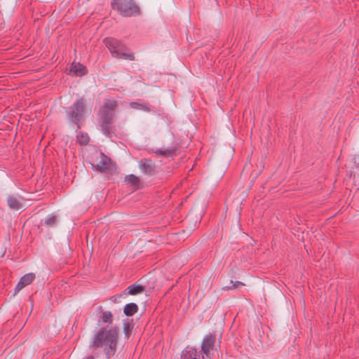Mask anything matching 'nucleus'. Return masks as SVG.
Here are the masks:
<instances>
[{
    "mask_svg": "<svg viewBox=\"0 0 359 359\" xmlns=\"http://www.w3.org/2000/svg\"><path fill=\"white\" fill-rule=\"evenodd\" d=\"M181 359H204L196 348L187 346L182 352Z\"/></svg>",
    "mask_w": 359,
    "mask_h": 359,
    "instance_id": "10",
    "label": "nucleus"
},
{
    "mask_svg": "<svg viewBox=\"0 0 359 359\" xmlns=\"http://www.w3.org/2000/svg\"><path fill=\"white\" fill-rule=\"evenodd\" d=\"M125 181L128 184H129L132 186H134V187L138 186V184L140 183L139 178L133 174H130V175H126L125 177Z\"/></svg>",
    "mask_w": 359,
    "mask_h": 359,
    "instance_id": "17",
    "label": "nucleus"
},
{
    "mask_svg": "<svg viewBox=\"0 0 359 359\" xmlns=\"http://www.w3.org/2000/svg\"><path fill=\"white\" fill-rule=\"evenodd\" d=\"M103 42L114 57L130 61L135 60L133 53L125 52L126 50V46L122 41L116 39L109 37L105 38L103 40Z\"/></svg>",
    "mask_w": 359,
    "mask_h": 359,
    "instance_id": "4",
    "label": "nucleus"
},
{
    "mask_svg": "<svg viewBox=\"0 0 359 359\" xmlns=\"http://www.w3.org/2000/svg\"><path fill=\"white\" fill-rule=\"evenodd\" d=\"M56 223V217L53 215H48L44 219V224L48 226H52Z\"/></svg>",
    "mask_w": 359,
    "mask_h": 359,
    "instance_id": "19",
    "label": "nucleus"
},
{
    "mask_svg": "<svg viewBox=\"0 0 359 359\" xmlns=\"http://www.w3.org/2000/svg\"><path fill=\"white\" fill-rule=\"evenodd\" d=\"M111 7L124 17L139 15V6L133 0H113Z\"/></svg>",
    "mask_w": 359,
    "mask_h": 359,
    "instance_id": "5",
    "label": "nucleus"
},
{
    "mask_svg": "<svg viewBox=\"0 0 359 359\" xmlns=\"http://www.w3.org/2000/svg\"><path fill=\"white\" fill-rule=\"evenodd\" d=\"M216 341V334L214 333H210L206 334L201 343V358H204L205 355L209 356L211 351L213 350Z\"/></svg>",
    "mask_w": 359,
    "mask_h": 359,
    "instance_id": "7",
    "label": "nucleus"
},
{
    "mask_svg": "<svg viewBox=\"0 0 359 359\" xmlns=\"http://www.w3.org/2000/svg\"><path fill=\"white\" fill-rule=\"evenodd\" d=\"M351 175L353 176L354 178L356 177H359V166L352 168V170H351Z\"/></svg>",
    "mask_w": 359,
    "mask_h": 359,
    "instance_id": "22",
    "label": "nucleus"
},
{
    "mask_svg": "<svg viewBox=\"0 0 359 359\" xmlns=\"http://www.w3.org/2000/svg\"><path fill=\"white\" fill-rule=\"evenodd\" d=\"M76 139L81 145H86L90 141L88 135L81 132L77 134Z\"/></svg>",
    "mask_w": 359,
    "mask_h": 359,
    "instance_id": "16",
    "label": "nucleus"
},
{
    "mask_svg": "<svg viewBox=\"0 0 359 359\" xmlns=\"http://www.w3.org/2000/svg\"><path fill=\"white\" fill-rule=\"evenodd\" d=\"M102 322L103 323H109L111 324L113 320V316L111 311H105L102 312L101 315Z\"/></svg>",
    "mask_w": 359,
    "mask_h": 359,
    "instance_id": "18",
    "label": "nucleus"
},
{
    "mask_svg": "<svg viewBox=\"0 0 359 359\" xmlns=\"http://www.w3.org/2000/svg\"><path fill=\"white\" fill-rule=\"evenodd\" d=\"M70 72L75 76H83L86 74V68L81 63L73 62L71 67Z\"/></svg>",
    "mask_w": 359,
    "mask_h": 359,
    "instance_id": "13",
    "label": "nucleus"
},
{
    "mask_svg": "<svg viewBox=\"0 0 359 359\" xmlns=\"http://www.w3.org/2000/svg\"><path fill=\"white\" fill-rule=\"evenodd\" d=\"M123 330H124V332H125V334H126V337H128V335H129V334L130 332L129 326H126L125 325Z\"/></svg>",
    "mask_w": 359,
    "mask_h": 359,
    "instance_id": "23",
    "label": "nucleus"
},
{
    "mask_svg": "<svg viewBox=\"0 0 359 359\" xmlns=\"http://www.w3.org/2000/svg\"><path fill=\"white\" fill-rule=\"evenodd\" d=\"M111 159L101 151H95L91 156L90 163L93 170L104 172L109 169Z\"/></svg>",
    "mask_w": 359,
    "mask_h": 359,
    "instance_id": "6",
    "label": "nucleus"
},
{
    "mask_svg": "<svg viewBox=\"0 0 359 359\" xmlns=\"http://www.w3.org/2000/svg\"><path fill=\"white\" fill-rule=\"evenodd\" d=\"M175 153L174 149H158L156 151V154L161 156H170Z\"/></svg>",
    "mask_w": 359,
    "mask_h": 359,
    "instance_id": "20",
    "label": "nucleus"
},
{
    "mask_svg": "<svg viewBox=\"0 0 359 359\" xmlns=\"http://www.w3.org/2000/svg\"><path fill=\"white\" fill-rule=\"evenodd\" d=\"M86 102L83 97L76 99L72 105L66 110V116L68 121L79 128V123L83 120Z\"/></svg>",
    "mask_w": 359,
    "mask_h": 359,
    "instance_id": "3",
    "label": "nucleus"
},
{
    "mask_svg": "<svg viewBox=\"0 0 359 359\" xmlns=\"http://www.w3.org/2000/svg\"><path fill=\"white\" fill-rule=\"evenodd\" d=\"M243 285V283H241L240 281L233 282V280H231L230 285L225 286L223 287V289L225 290H231V289L236 288L238 285Z\"/></svg>",
    "mask_w": 359,
    "mask_h": 359,
    "instance_id": "21",
    "label": "nucleus"
},
{
    "mask_svg": "<svg viewBox=\"0 0 359 359\" xmlns=\"http://www.w3.org/2000/svg\"><path fill=\"white\" fill-rule=\"evenodd\" d=\"M138 311V306L135 303L126 304L123 308V313L127 316H132Z\"/></svg>",
    "mask_w": 359,
    "mask_h": 359,
    "instance_id": "15",
    "label": "nucleus"
},
{
    "mask_svg": "<svg viewBox=\"0 0 359 359\" xmlns=\"http://www.w3.org/2000/svg\"><path fill=\"white\" fill-rule=\"evenodd\" d=\"M117 107L115 100L105 99L99 112V126L104 135L111 137V123L114 116V110Z\"/></svg>",
    "mask_w": 359,
    "mask_h": 359,
    "instance_id": "2",
    "label": "nucleus"
},
{
    "mask_svg": "<svg viewBox=\"0 0 359 359\" xmlns=\"http://www.w3.org/2000/svg\"><path fill=\"white\" fill-rule=\"evenodd\" d=\"M82 359H95V357L93 355H88V356L84 357Z\"/></svg>",
    "mask_w": 359,
    "mask_h": 359,
    "instance_id": "24",
    "label": "nucleus"
},
{
    "mask_svg": "<svg viewBox=\"0 0 359 359\" xmlns=\"http://www.w3.org/2000/svg\"><path fill=\"white\" fill-rule=\"evenodd\" d=\"M7 203L10 209L13 210H18L22 208V204L20 199L13 195H10L7 198Z\"/></svg>",
    "mask_w": 359,
    "mask_h": 359,
    "instance_id": "12",
    "label": "nucleus"
},
{
    "mask_svg": "<svg viewBox=\"0 0 359 359\" xmlns=\"http://www.w3.org/2000/svg\"><path fill=\"white\" fill-rule=\"evenodd\" d=\"M118 339V329L117 327H102L90 341L89 347L93 349L103 348L107 359H109L116 352Z\"/></svg>",
    "mask_w": 359,
    "mask_h": 359,
    "instance_id": "1",
    "label": "nucleus"
},
{
    "mask_svg": "<svg viewBox=\"0 0 359 359\" xmlns=\"http://www.w3.org/2000/svg\"><path fill=\"white\" fill-rule=\"evenodd\" d=\"M35 277L36 276L34 273H28L24 275L22 277H21L15 288V294L27 285L31 284L32 281L35 279Z\"/></svg>",
    "mask_w": 359,
    "mask_h": 359,
    "instance_id": "9",
    "label": "nucleus"
},
{
    "mask_svg": "<svg viewBox=\"0 0 359 359\" xmlns=\"http://www.w3.org/2000/svg\"><path fill=\"white\" fill-rule=\"evenodd\" d=\"M129 106L132 109H134L136 110H141V111H146V112L151 111V108L149 106V104L147 102H146L142 100H138L137 101L130 102L129 103Z\"/></svg>",
    "mask_w": 359,
    "mask_h": 359,
    "instance_id": "11",
    "label": "nucleus"
},
{
    "mask_svg": "<svg viewBox=\"0 0 359 359\" xmlns=\"http://www.w3.org/2000/svg\"><path fill=\"white\" fill-rule=\"evenodd\" d=\"M144 291L143 286L140 284H133L128 286L123 294L135 295Z\"/></svg>",
    "mask_w": 359,
    "mask_h": 359,
    "instance_id": "14",
    "label": "nucleus"
},
{
    "mask_svg": "<svg viewBox=\"0 0 359 359\" xmlns=\"http://www.w3.org/2000/svg\"><path fill=\"white\" fill-rule=\"evenodd\" d=\"M139 168L142 172L147 175H154L156 173L155 165L151 160L141 159L139 161Z\"/></svg>",
    "mask_w": 359,
    "mask_h": 359,
    "instance_id": "8",
    "label": "nucleus"
}]
</instances>
